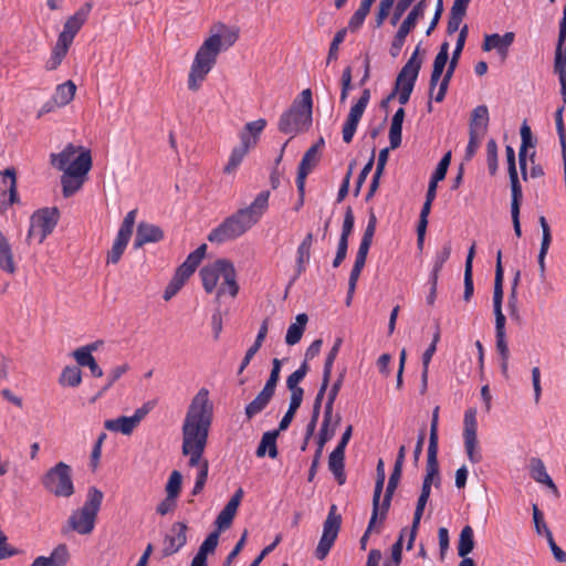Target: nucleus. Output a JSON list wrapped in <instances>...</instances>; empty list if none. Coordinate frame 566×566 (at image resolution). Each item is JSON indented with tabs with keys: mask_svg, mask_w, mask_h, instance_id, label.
I'll return each instance as SVG.
<instances>
[{
	"mask_svg": "<svg viewBox=\"0 0 566 566\" xmlns=\"http://www.w3.org/2000/svg\"><path fill=\"white\" fill-rule=\"evenodd\" d=\"M213 417V406L209 391L201 388L192 398L182 424V454L189 457V467L202 468L203 452L208 442L209 429Z\"/></svg>",
	"mask_w": 566,
	"mask_h": 566,
	"instance_id": "f257e3e1",
	"label": "nucleus"
},
{
	"mask_svg": "<svg viewBox=\"0 0 566 566\" xmlns=\"http://www.w3.org/2000/svg\"><path fill=\"white\" fill-rule=\"evenodd\" d=\"M221 33H214L203 41L198 49L188 75V88L197 92L209 72L217 63L220 52L231 48L239 38L238 30L229 29L224 24L219 25Z\"/></svg>",
	"mask_w": 566,
	"mask_h": 566,
	"instance_id": "f03ea898",
	"label": "nucleus"
},
{
	"mask_svg": "<svg viewBox=\"0 0 566 566\" xmlns=\"http://www.w3.org/2000/svg\"><path fill=\"white\" fill-rule=\"evenodd\" d=\"M269 197L270 191H261L250 206L237 210L214 228L208 234V240L211 243L222 244L243 235L259 222L268 210Z\"/></svg>",
	"mask_w": 566,
	"mask_h": 566,
	"instance_id": "7ed1b4c3",
	"label": "nucleus"
},
{
	"mask_svg": "<svg viewBox=\"0 0 566 566\" xmlns=\"http://www.w3.org/2000/svg\"><path fill=\"white\" fill-rule=\"evenodd\" d=\"M92 8V2H85L75 11L74 14L66 19L63 24V30L59 34L57 41L52 50L51 56L45 63V69L48 71H54L61 65L74 41L75 35L87 21Z\"/></svg>",
	"mask_w": 566,
	"mask_h": 566,
	"instance_id": "20e7f679",
	"label": "nucleus"
},
{
	"mask_svg": "<svg viewBox=\"0 0 566 566\" xmlns=\"http://www.w3.org/2000/svg\"><path fill=\"white\" fill-rule=\"evenodd\" d=\"M313 97L311 88H305L293 101L279 120L277 128L283 134H291L292 137L301 132L307 130L313 120Z\"/></svg>",
	"mask_w": 566,
	"mask_h": 566,
	"instance_id": "39448f33",
	"label": "nucleus"
},
{
	"mask_svg": "<svg viewBox=\"0 0 566 566\" xmlns=\"http://www.w3.org/2000/svg\"><path fill=\"white\" fill-rule=\"evenodd\" d=\"M103 492L95 486H91L87 492L84 505L74 511L67 520V524L63 527V533L74 531L81 535H88L95 527L97 513L103 501Z\"/></svg>",
	"mask_w": 566,
	"mask_h": 566,
	"instance_id": "423d86ee",
	"label": "nucleus"
},
{
	"mask_svg": "<svg viewBox=\"0 0 566 566\" xmlns=\"http://www.w3.org/2000/svg\"><path fill=\"white\" fill-rule=\"evenodd\" d=\"M51 164L63 172L85 178L92 168L91 150L69 144L60 154H51Z\"/></svg>",
	"mask_w": 566,
	"mask_h": 566,
	"instance_id": "0eeeda50",
	"label": "nucleus"
},
{
	"mask_svg": "<svg viewBox=\"0 0 566 566\" xmlns=\"http://www.w3.org/2000/svg\"><path fill=\"white\" fill-rule=\"evenodd\" d=\"M43 488L57 497H70L75 488L72 480V468L65 462H57L41 479Z\"/></svg>",
	"mask_w": 566,
	"mask_h": 566,
	"instance_id": "6e6552de",
	"label": "nucleus"
},
{
	"mask_svg": "<svg viewBox=\"0 0 566 566\" xmlns=\"http://www.w3.org/2000/svg\"><path fill=\"white\" fill-rule=\"evenodd\" d=\"M281 368L282 360L273 358L272 369L264 387L256 397L245 406L244 413L248 420L253 419L256 415L262 412L274 397L280 380Z\"/></svg>",
	"mask_w": 566,
	"mask_h": 566,
	"instance_id": "1a4fd4ad",
	"label": "nucleus"
},
{
	"mask_svg": "<svg viewBox=\"0 0 566 566\" xmlns=\"http://www.w3.org/2000/svg\"><path fill=\"white\" fill-rule=\"evenodd\" d=\"M60 219L57 208H42L33 212L30 218V228L28 231V240L36 238L42 243L45 238L51 234Z\"/></svg>",
	"mask_w": 566,
	"mask_h": 566,
	"instance_id": "9d476101",
	"label": "nucleus"
},
{
	"mask_svg": "<svg viewBox=\"0 0 566 566\" xmlns=\"http://www.w3.org/2000/svg\"><path fill=\"white\" fill-rule=\"evenodd\" d=\"M342 525V516L337 513V506L333 504L329 507L326 520L323 524V534L315 549V557L323 560L333 547Z\"/></svg>",
	"mask_w": 566,
	"mask_h": 566,
	"instance_id": "9b49d317",
	"label": "nucleus"
},
{
	"mask_svg": "<svg viewBox=\"0 0 566 566\" xmlns=\"http://www.w3.org/2000/svg\"><path fill=\"white\" fill-rule=\"evenodd\" d=\"M154 406V401H147L142 407L137 408L130 417L120 416L115 419L105 420L104 428L112 432H120L125 436H129L140 421L150 412Z\"/></svg>",
	"mask_w": 566,
	"mask_h": 566,
	"instance_id": "f8f14e48",
	"label": "nucleus"
},
{
	"mask_svg": "<svg viewBox=\"0 0 566 566\" xmlns=\"http://www.w3.org/2000/svg\"><path fill=\"white\" fill-rule=\"evenodd\" d=\"M463 440H464V449L468 455V459L472 463H479L482 460V454L478 448V422H476V409L469 408L464 413L463 420Z\"/></svg>",
	"mask_w": 566,
	"mask_h": 566,
	"instance_id": "ddd939ff",
	"label": "nucleus"
},
{
	"mask_svg": "<svg viewBox=\"0 0 566 566\" xmlns=\"http://www.w3.org/2000/svg\"><path fill=\"white\" fill-rule=\"evenodd\" d=\"M188 526L185 522H175L171 525L170 534L164 538L163 557H169L179 552L187 544Z\"/></svg>",
	"mask_w": 566,
	"mask_h": 566,
	"instance_id": "4468645a",
	"label": "nucleus"
},
{
	"mask_svg": "<svg viewBox=\"0 0 566 566\" xmlns=\"http://www.w3.org/2000/svg\"><path fill=\"white\" fill-rule=\"evenodd\" d=\"M420 52V44L416 48L415 52L411 54L407 63L402 66L400 72L397 75L395 87L399 90L400 86H403L408 82H411L412 88L417 82L419 72L422 65V59L418 57Z\"/></svg>",
	"mask_w": 566,
	"mask_h": 566,
	"instance_id": "2eb2a0df",
	"label": "nucleus"
},
{
	"mask_svg": "<svg viewBox=\"0 0 566 566\" xmlns=\"http://www.w3.org/2000/svg\"><path fill=\"white\" fill-rule=\"evenodd\" d=\"M218 264L222 266L221 277L223 282L217 292V297L219 298L226 293L235 297L239 293V284L237 283V271L233 263L227 259H218Z\"/></svg>",
	"mask_w": 566,
	"mask_h": 566,
	"instance_id": "dca6fc26",
	"label": "nucleus"
},
{
	"mask_svg": "<svg viewBox=\"0 0 566 566\" xmlns=\"http://www.w3.org/2000/svg\"><path fill=\"white\" fill-rule=\"evenodd\" d=\"M164 239V231L160 227L142 221L137 226L134 249H140L147 243H156Z\"/></svg>",
	"mask_w": 566,
	"mask_h": 566,
	"instance_id": "f3484780",
	"label": "nucleus"
},
{
	"mask_svg": "<svg viewBox=\"0 0 566 566\" xmlns=\"http://www.w3.org/2000/svg\"><path fill=\"white\" fill-rule=\"evenodd\" d=\"M515 34L514 32H506L503 35L497 33L486 34L484 36V42L482 44V50L489 52L491 50H496V52L505 59L509 53V48L514 42Z\"/></svg>",
	"mask_w": 566,
	"mask_h": 566,
	"instance_id": "a211bd4d",
	"label": "nucleus"
},
{
	"mask_svg": "<svg viewBox=\"0 0 566 566\" xmlns=\"http://www.w3.org/2000/svg\"><path fill=\"white\" fill-rule=\"evenodd\" d=\"M521 139L522 144L518 150V165L521 169V175L524 180H527V160H530V155L527 154V149L534 148L536 145V139L533 138L531 127L523 123L521 126Z\"/></svg>",
	"mask_w": 566,
	"mask_h": 566,
	"instance_id": "6ab92c4d",
	"label": "nucleus"
},
{
	"mask_svg": "<svg viewBox=\"0 0 566 566\" xmlns=\"http://www.w3.org/2000/svg\"><path fill=\"white\" fill-rule=\"evenodd\" d=\"M317 163L318 155L316 154V147H310L303 155L297 170L296 186L301 197L304 195L305 179L312 169L317 165Z\"/></svg>",
	"mask_w": 566,
	"mask_h": 566,
	"instance_id": "aec40b11",
	"label": "nucleus"
},
{
	"mask_svg": "<svg viewBox=\"0 0 566 566\" xmlns=\"http://www.w3.org/2000/svg\"><path fill=\"white\" fill-rule=\"evenodd\" d=\"M449 61V43L443 42L440 45L439 52L433 60L432 72L429 81V93L430 95L436 90L439 80L441 78L444 67Z\"/></svg>",
	"mask_w": 566,
	"mask_h": 566,
	"instance_id": "412c9836",
	"label": "nucleus"
},
{
	"mask_svg": "<svg viewBox=\"0 0 566 566\" xmlns=\"http://www.w3.org/2000/svg\"><path fill=\"white\" fill-rule=\"evenodd\" d=\"M70 559V552L66 544L57 545L50 556L36 557L31 566H66Z\"/></svg>",
	"mask_w": 566,
	"mask_h": 566,
	"instance_id": "4be33fe9",
	"label": "nucleus"
},
{
	"mask_svg": "<svg viewBox=\"0 0 566 566\" xmlns=\"http://www.w3.org/2000/svg\"><path fill=\"white\" fill-rule=\"evenodd\" d=\"M530 475L533 480H535L537 483L544 484L554 492H557V486L552 480V478L548 475L544 462L536 457H533L530 459Z\"/></svg>",
	"mask_w": 566,
	"mask_h": 566,
	"instance_id": "5701e85b",
	"label": "nucleus"
},
{
	"mask_svg": "<svg viewBox=\"0 0 566 566\" xmlns=\"http://www.w3.org/2000/svg\"><path fill=\"white\" fill-rule=\"evenodd\" d=\"M221 268L222 266L218 264V260L201 268L199 274L202 281V286L207 293H212L217 287L218 281L222 273Z\"/></svg>",
	"mask_w": 566,
	"mask_h": 566,
	"instance_id": "b1692460",
	"label": "nucleus"
},
{
	"mask_svg": "<svg viewBox=\"0 0 566 566\" xmlns=\"http://www.w3.org/2000/svg\"><path fill=\"white\" fill-rule=\"evenodd\" d=\"M489 125V109L486 105L476 106L472 113L469 123V133L485 134Z\"/></svg>",
	"mask_w": 566,
	"mask_h": 566,
	"instance_id": "393cba45",
	"label": "nucleus"
},
{
	"mask_svg": "<svg viewBox=\"0 0 566 566\" xmlns=\"http://www.w3.org/2000/svg\"><path fill=\"white\" fill-rule=\"evenodd\" d=\"M328 469L339 485L345 484V451L334 449L328 457Z\"/></svg>",
	"mask_w": 566,
	"mask_h": 566,
	"instance_id": "a878e982",
	"label": "nucleus"
},
{
	"mask_svg": "<svg viewBox=\"0 0 566 566\" xmlns=\"http://www.w3.org/2000/svg\"><path fill=\"white\" fill-rule=\"evenodd\" d=\"M279 431L271 430L263 433L261 441L256 448V457L262 458L266 454L271 459H275L279 454L277 446H276V439L279 437Z\"/></svg>",
	"mask_w": 566,
	"mask_h": 566,
	"instance_id": "bb28decb",
	"label": "nucleus"
},
{
	"mask_svg": "<svg viewBox=\"0 0 566 566\" xmlns=\"http://www.w3.org/2000/svg\"><path fill=\"white\" fill-rule=\"evenodd\" d=\"M427 6H428L427 0L418 1L412 7L410 12L407 14L406 19L402 21V23L398 28V31L408 35L416 28L418 20L423 17Z\"/></svg>",
	"mask_w": 566,
	"mask_h": 566,
	"instance_id": "cd10ccee",
	"label": "nucleus"
},
{
	"mask_svg": "<svg viewBox=\"0 0 566 566\" xmlns=\"http://www.w3.org/2000/svg\"><path fill=\"white\" fill-rule=\"evenodd\" d=\"M468 33H469V27H468V24H464L460 29V32H459V35H458V40H457V43H455V48H454V50L452 52V55H451V59L449 61L447 71L442 75H447V77H452L453 76L454 71H455V69L458 66L461 53H462L463 48L465 45Z\"/></svg>",
	"mask_w": 566,
	"mask_h": 566,
	"instance_id": "c85d7f7f",
	"label": "nucleus"
},
{
	"mask_svg": "<svg viewBox=\"0 0 566 566\" xmlns=\"http://www.w3.org/2000/svg\"><path fill=\"white\" fill-rule=\"evenodd\" d=\"M206 252H207V244L202 243L187 256L185 262L182 264H180L177 268V270L180 271L186 276L190 277L195 273V271L199 266V264L201 263L202 259L206 255Z\"/></svg>",
	"mask_w": 566,
	"mask_h": 566,
	"instance_id": "c756f323",
	"label": "nucleus"
},
{
	"mask_svg": "<svg viewBox=\"0 0 566 566\" xmlns=\"http://www.w3.org/2000/svg\"><path fill=\"white\" fill-rule=\"evenodd\" d=\"M503 279H504V271H503V265H502V251L499 250L497 254H496V264H495L493 308H502Z\"/></svg>",
	"mask_w": 566,
	"mask_h": 566,
	"instance_id": "7c9ffc66",
	"label": "nucleus"
},
{
	"mask_svg": "<svg viewBox=\"0 0 566 566\" xmlns=\"http://www.w3.org/2000/svg\"><path fill=\"white\" fill-rule=\"evenodd\" d=\"M364 113L365 112L359 111L358 108H356L354 106L350 107L349 114L346 118V122H345V124L343 126V130H342L343 140L346 144L352 143L354 135L357 130L359 120L361 119Z\"/></svg>",
	"mask_w": 566,
	"mask_h": 566,
	"instance_id": "2f4dec72",
	"label": "nucleus"
},
{
	"mask_svg": "<svg viewBox=\"0 0 566 566\" xmlns=\"http://www.w3.org/2000/svg\"><path fill=\"white\" fill-rule=\"evenodd\" d=\"M364 113L365 112L359 111L358 108H356L354 106L350 107L349 114L346 118V122H345V124L343 126V130H342L343 140L346 144L352 143L354 135L357 130L359 120L361 119Z\"/></svg>",
	"mask_w": 566,
	"mask_h": 566,
	"instance_id": "473e14b6",
	"label": "nucleus"
},
{
	"mask_svg": "<svg viewBox=\"0 0 566 566\" xmlns=\"http://www.w3.org/2000/svg\"><path fill=\"white\" fill-rule=\"evenodd\" d=\"M307 321L308 317L305 313H301L296 316V322L291 324L286 332L285 342L287 345L292 346L301 340Z\"/></svg>",
	"mask_w": 566,
	"mask_h": 566,
	"instance_id": "72a5a7b5",
	"label": "nucleus"
},
{
	"mask_svg": "<svg viewBox=\"0 0 566 566\" xmlns=\"http://www.w3.org/2000/svg\"><path fill=\"white\" fill-rule=\"evenodd\" d=\"M130 238V235L117 232L112 249L107 253V264H117L120 261Z\"/></svg>",
	"mask_w": 566,
	"mask_h": 566,
	"instance_id": "f704fd0d",
	"label": "nucleus"
},
{
	"mask_svg": "<svg viewBox=\"0 0 566 566\" xmlns=\"http://www.w3.org/2000/svg\"><path fill=\"white\" fill-rule=\"evenodd\" d=\"M474 545V531L470 525H465L459 535L458 555L460 557H468V555L473 551Z\"/></svg>",
	"mask_w": 566,
	"mask_h": 566,
	"instance_id": "c9c22d12",
	"label": "nucleus"
},
{
	"mask_svg": "<svg viewBox=\"0 0 566 566\" xmlns=\"http://www.w3.org/2000/svg\"><path fill=\"white\" fill-rule=\"evenodd\" d=\"M75 92L76 85L71 80H69L65 83L56 86L52 97L54 98L55 104H60L63 107L74 98Z\"/></svg>",
	"mask_w": 566,
	"mask_h": 566,
	"instance_id": "e433bc0d",
	"label": "nucleus"
},
{
	"mask_svg": "<svg viewBox=\"0 0 566 566\" xmlns=\"http://www.w3.org/2000/svg\"><path fill=\"white\" fill-rule=\"evenodd\" d=\"M426 474L436 476V486L440 485V472L438 462V442H429L427 451Z\"/></svg>",
	"mask_w": 566,
	"mask_h": 566,
	"instance_id": "4c0bfd02",
	"label": "nucleus"
},
{
	"mask_svg": "<svg viewBox=\"0 0 566 566\" xmlns=\"http://www.w3.org/2000/svg\"><path fill=\"white\" fill-rule=\"evenodd\" d=\"M554 73L558 76L566 75V39L558 38L555 56H554Z\"/></svg>",
	"mask_w": 566,
	"mask_h": 566,
	"instance_id": "58836bf2",
	"label": "nucleus"
},
{
	"mask_svg": "<svg viewBox=\"0 0 566 566\" xmlns=\"http://www.w3.org/2000/svg\"><path fill=\"white\" fill-rule=\"evenodd\" d=\"M74 359L82 367H88L93 377L99 378L103 376V369L98 366L93 355H86L82 352L72 353Z\"/></svg>",
	"mask_w": 566,
	"mask_h": 566,
	"instance_id": "ea45409f",
	"label": "nucleus"
},
{
	"mask_svg": "<svg viewBox=\"0 0 566 566\" xmlns=\"http://www.w3.org/2000/svg\"><path fill=\"white\" fill-rule=\"evenodd\" d=\"M2 176V182L6 184L7 179H9V201L8 205L12 206L14 203H19L20 199L17 190V175L15 169L13 167L6 168L3 171H0Z\"/></svg>",
	"mask_w": 566,
	"mask_h": 566,
	"instance_id": "a19ab883",
	"label": "nucleus"
},
{
	"mask_svg": "<svg viewBox=\"0 0 566 566\" xmlns=\"http://www.w3.org/2000/svg\"><path fill=\"white\" fill-rule=\"evenodd\" d=\"M85 178L75 177L64 172L61 178L62 191L65 198L73 196L76 191L81 189L84 184Z\"/></svg>",
	"mask_w": 566,
	"mask_h": 566,
	"instance_id": "79ce46f5",
	"label": "nucleus"
},
{
	"mask_svg": "<svg viewBox=\"0 0 566 566\" xmlns=\"http://www.w3.org/2000/svg\"><path fill=\"white\" fill-rule=\"evenodd\" d=\"M188 279V276L176 270L172 279L169 281L164 291L163 298L165 301L171 300L181 290Z\"/></svg>",
	"mask_w": 566,
	"mask_h": 566,
	"instance_id": "37998d69",
	"label": "nucleus"
},
{
	"mask_svg": "<svg viewBox=\"0 0 566 566\" xmlns=\"http://www.w3.org/2000/svg\"><path fill=\"white\" fill-rule=\"evenodd\" d=\"M82 381V371L76 366H66L60 376L59 382L62 386L77 387Z\"/></svg>",
	"mask_w": 566,
	"mask_h": 566,
	"instance_id": "c03bdc74",
	"label": "nucleus"
},
{
	"mask_svg": "<svg viewBox=\"0 0 566 566\" xmlns=\"http://www.w3.org/2000/svg\"><path fill=\"white\" fill-rule=\"evenodd\" d=\"M332 422H333V415L324 412V418H323L322 427H321L319 434H318L316 450H321L323 452V448H324L325 443L328 442L334 437L335 428L329 429V426Z\"/></svg>",
	"mask_w": 566,
	"mask_h": 566,
	"instance_id": "a18cd8bd",
	"label": "nucleus"
},
{
	"mask_svg": "<svg viewBox=\"0 0 566 566\" xmlns=\"http://www.w3.org/2000/svg\"><path fill=\"white\" fill-rule=\"evenodd\" d=\"M0 269L9 274H14L17 271L9 241L0 248Z\"/></svg>",
	"mask_w": 566,
	"mask_h": 566,
	"instance_id": "49530a36",
	"label": "nucleus"
},
{
	"mask_svg": "<svg viewBox=\"0 0 566 566\" xmlns=\"http://www.w3.org/2000/svg\"><path fill=\"white\" fill-rule=\"evenodd\" d=\"M510 184H511V212H517L521 208V201L523 198L522 186L518 180L517 175H510Z\"/></svg>",
	"mask_w": 566,
	"mask_h": 566,
	"instance_id": "de8ad7c7",
	"label": "nucleus"
},
{
	"mask_svg": "<svg viewBox=\"0 0 566 566\" xmlns=\"http://www.w3.org/2000/svg\"><path fill=\"white\" fill-rule=\"evenodd\" d=\"M345 375H346V369L344 368L338 374L337 379L332 385V387H331V389L328 391V395H327V400H326V403H325L324 412L333 415L334 402H335V400H336V398H337V396L339 394V390H340V388H342V386L344 384Z\"/></svg>",
	"mask_w": 566,
	"mask_h": 566,
	"instance_id": "09e8293b",
	"label": "nucleus"
},
{
	"mask_svg": "<svg viewBox=\"0 0 566 566\" xmlns=\"http://www.w3.org/2000/svg\"><path fill=\"white\" fill-rule=\"evenodd\" d=\"M219 531L211 532L206 539L200 545L197 554L195 556L207 560L208 554H211L216 551L219 543Z\"/></svg>",
	"mask_w": 566,
	"mask_h": 566,
	"instance_id": "8fccbe9b",
	"label": "nucleus"
},
{
	"mask_svg": "<svg viewBox=\"0 0 566 566\" xmlns=\"http://www.w3.org/2000/svg\"><path fill=\"white\" fill-rule=\"evenodd\" d=\"M181 485H182V474L174 470L168 479V482L166 484L165 491L166 495L170 499H177L181 492Z\"/></svg>",
	"mask_w": 566,
	"mask_h": 566,
	"instance_id": "3c124183",
	"label": "nucleus"
},
{
	"mask_svg": "<svg viewBox=\"0 0 566 566\" xmlns=\"http://www.w3.org/2000/svg\"><path fill=\"white\" fill-rule=\"evenodd\" d=\"M486 163L488 169L491 176H494L497 171V144L495 139L491 138L486 143Z\"/></svg>",
	"mask_w": 566,
	"mask_h": 566,
	"instance_id": "603ef678",
	"label": "nucleus"
},
{
	"mask_svg": "<svg viewBox=\"0 0 566 566\" xmlns=\"http://www.w3.org/2000/svg\"><path fill=\"white\" fill-rule=\"evenodd\" d=\"M346 34H347V28H343L335 33V35L331 42V45H329V50H328V54H327V59H326L327 64L337 60L339 45L344 42Z\"/></svg>",
	"mask_w": 566,
	"mask_h": 566,
	"instance_id": "864d4df0",
	"label": "nucleus"
},
{
	"mask_svg": "<svg viewBox=\"0 0 566 566\" xmlns=\"http://www.w3.org/2000/svg\"><path fill=\"white\" fill-rule=\"evenodd\" d=\"M247 154L248 151H245L243 148H240L239 146L234 147L231 151L228 164L223 168V172H233L240 166Z\"/></svg>",
	"mask_w": 566,
	"mask_h": 566,
	"instance_id": "5fc2aeb1",
	"label": "nucleus"
},
{
	"mask_svg": "<svg viewBox=\"0 0 566 566\" xmlns=\"http://www.w3.org/2000/svg\"><path fill=\"white\" fill-rule=\"evenodd\" d=\"M355 217L352 207H347L344 216L342 233L339 237V241H344L348 243V239L354 230Z\"/></svg>",
	"mask_w": 566,
	"mask_h": 566,
	"instance_id": "6e6d98bb",
	"label": "nucleus"
},
{
	"mask_svg": "<svg viewBox=\"0 0 566 566\" xmlns=\"http://www.w3.org/2000/svg\"><path fill=\"white\" fill-rule=\"evenodd\" d=\"M538 222L542 228V242H541L539 253L547 254L548 249L552 243L551 227L544 216H541L538 218Z\"/></svg>",
	"mask_w": 566,
	"mask_h": 566,
	"instance_id": "4d7b16f0",
	"label": "nucleus"
},
{
	"mask_svg": "<svg viewBox=\"0 0 566 566\" xmlns=\"http://www.w3.org/2000/svg\"><path fill=\"white\" fill-rule=\"evenodd\" d=\"M440 335H441L440 327H439V325H437L436 332L433 333V336H432V342L428 346V348L424 350V353L422 354V369H429V364L432 359V356L434 355V353L437 350V344L440 340Z\"/></svg>",
	"mask_w": 566,
	"mask_h": 566,
	"instance_id": "13d9d810",
	"label": "nucleus"
},
{
	"mask_svg": "<svg viewBox=\"0 0 566 566\" xmlns=\"http://www.w3.org/2000/svg\"><path fill=\"white\" fill-rule=\"evenodd\" d=\"M507 310L510 318L517 325H522L523 318L518 308L517 294H514V291H510L507 298Z\"/></svg>",
	"mask_w": 566,
	"mask_h": 566,
	"instance_id": "bf43d9fd",
	"label": "nucleus"
},
{
	"mask_svg": "<svg viewBox=\"0 0 566 566\" xmlns=\"http://www.w3.org/2000/svg\"><path fill=\"white\" fill-rule=\"evenodd\" d=\"M374 163H375V149L371 150V156H370L369 160L367 161V164L364 166V168L361 169V171L358 175V178H357L356 185H355V189H354V196L357 197L359 195L360 189L367 179V176L369 175V172L373 169Z\"/></svg>",
	"mask_w": 566,
	"mask_h": 566,
	"instance_id": "052dcab7",
	"label": "nucleus"
},
{
	"mask_svg": "<svg viewBox=\"0 0 566 566\" xmlns=\"http://www.w3.org/2000/svg\"><path fill=\"white\" fill-rule=\"evenodd\" d=\"M544 534L547 538L549 548H551L555 559L559 563H566V553L559 546H557V544L555 543V541L553 538V534H552L551 530L547 527V525H544Z\"/></svg>",
	"mask_w": 566,
	"mask_h": 566,
	"instance_id": "680f3d73",
	"label": "nucleus"
},
{
	"mask_svg": "<svg viewBox=\"0 0 566 566\" xmlns=\"http://www.w3.org/2000/svg\"><path fill=\"white\" fill-rule=\"evenodd\" d=\"M208 473H209V462L205 461V463H202V468L199 469L193 489L191 491V494L193 496L198 495L202 492V490L206 485L207 479H208Z\"/></svg>",
	"mask_w": 566,
	"mask_h": 566,
	"instance_id": "e2e57ef3",
	"label": "nucleus"
},
{
	"mask_svg": "<svg viewBox=\"0 0 566 566\" xmlns=\"http://www.w3.org/2000/svg\"><path fill=\"white\" fill-rule=\"evenodd\" d=\"M234 516L235 515L232 514L231 512L222 509L214 521V525L217 526L216 531H219V533H220V532L229 528L232 524Z\"/></svg>",
	"mask_w": 566,
	"mask_h": 566,
	"instance_id": "0e129e2a",
	"label": "nucleus"
},
{
	"mask_svg": "<svg viewBox=\"0 0 566 566\" xmlns=\"http://www.w3.org/2000/svg\"><path fill=\"white\" fill-rule=\"evenodd\" d=\"M451 255V241H447L441 250L437 251L433 262V268L442 269L443 264L449 260Z\"/></svg>",
	"mask_w": 566,
	"mask_h": 566,
	"instance_id": "69168bd1",
	"label": "nucleus"
},
{
	"mask_svg": "<svg viewBox=\"0 0 566 566\" xmlns=\"http://www.w3.org/2000/svg\"><path fill=\"white\" fill-rule=\"evenodd\" d=\"M465 14H462V12L450 10L448 25H447V33L449 35L455 33L461 25V22Z\"/></svg>",
	"mask_w": 566,
	"mask_h": 566,
	"instance_id": "338daca9",
	"label": "nucleus"
},
{
	"mask_svg": "<svg viewBox=\"0 0 566 566\" xmlns=\"http://www.w3.org/2000/svg\"><path fill=\"white\" fill-rule=\"evenodd\" d=\"M265 126L266 120L263 118H259L256 120L247 123L243 127V130L259 140V136L261 135Z\"/></svg>",
	"mask_w": 566,
	"mask_h": 566,
	"instance_id": "774afa93",
	"label": "nucleus"
}]
</instances>
